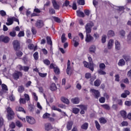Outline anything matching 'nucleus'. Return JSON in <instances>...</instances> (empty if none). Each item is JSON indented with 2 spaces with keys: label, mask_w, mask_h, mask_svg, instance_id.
I'll list each match as a JSON object with an SVG mask.
<instances>
[{
  "label": "nucleus",
  "mask_w": 131,
  "mask_h": 131,
  "mask_svg": "<svg viewBox=\"0 0 131 131\" xmlns=\"http://www.w3.org/2000/svg\"><path fill=\"white\" fill-rule=\"evenodd\" d=\"M47 43L48 45H50V46H52L53 43L52 42V39L49 36L47 37Z\"/></svg>",
  "instance_id": "obj_41"
},
{
  "label": "nucleus",
  "mask_w": 131,
  "mask_h": 131,
  "mask_svg": "<svg viewBox=\"0 0 131 131\" xmlns=\"http://www.w3.org/2000/svg\"><path fill=\"white\" fill-rule=\"evenodd\" d=\"M103 70H98V74H100V75H106V72Z\"/></svg>",
  "instance_id": "obj_43"
},
{
  "label": "nucleus",
  "mask_w": 131,
  "mask_h": 131,
  "mask_svg": "<svg viewBox=\"0 0 131 131\" xmlns=\"http://www.w3.org/2000/svg\"><path fill=\"white\" fill-rule=\"evenodd\" d=\"M9 91L8 89V86L5 84H2V90L0 91V96H3L4 94H6L7 92Z\"/></svg>",
  "instance_id": "obj_4"
},
{
  "label": "nucleus",
  "mask_w": 131,
  "mask_h": 131,
  "mask_svg": "<svg viewBox=\"0 0 131 131\" xmlns=\"http://www.w3.org/2000/svg\"><path fill=\"white\" fill-rule=\"evenodd\" d=\"M107 36L108 37H113V36H115V32L114 31L112 30H110L107 32Z\"/></svg>",
  "instance_id": "obj_18"
},
{
  "label": "nucleus",
  "mask_w": 131,
  "mask_h": 131,
  "mask_svg": "<svg viewBox=\"0 0 131 131\" xmlns=\"http://www.w3.org/2000/svg\"><path fill=\"white\" fill-rule=\"evenodd\" d=\"M100 103H104L105 102V97H101L99 99Z\"/></svg>",
  "instance_id": "obj_64"
},
{
  "label": "nucleus",
  "mask_w": 131,
  "mask_h": 131,
  "mask_svg": "<svg viewBox=\"0 0 131 131\" xmlns=\"http://www.w3.org/2000/svg\"><path fill=\"white\" fill-rule=\"evenodd\" d=\"M66 34L64 33H63L62 36H61V42H65L67 40V38L66 36Z\"/></svg>",
  "instance_id": "obj_40"
},
{
  "label": "nucleus",
  "mask_w": 131,
  "mask_h": 131,
  "mask_svg": "<svg viewBox=\"0 0 131 131\" xmlns=\"http://www.w3.org/2000/svg\"><path fill=\"white\" fill-rule=\"evenodd\" d=\"M72 125H73V122L69 121L68 122L67 125V128L68 130H70L72 128Z\"/></svg>",
  "instance_id": "obj_23"
},
{
  "label": "nucleus",
  "mask_w": 131,
  "mask_h": 131,
  "mask_svg": "<svg viewBox=\"0 0 131 131\" xmlns=\"http://www.w3.org/2000/svg\"><path fill=\"white\" fill-rule=\"evenodd\" d=\"M94 23L90 21L85 26L86 34H90L92 32V28L94 26Z\"/></svg>",
  "instance_id": "obj_1"
},
{
  "label": "nucleus",
  "mask_w": 131,
  "mask_h": 131,
  "mask_svg": "<svg viewBox=\"0 0 131 131\" xmlns=\"http://www.w3.org/2000/svg\"><path fill=\"white\" fill-rule=\"evenodd\" d=\"M54 72L55 74H60V69L56 66V68L54 69Z\"/></svg>",
  "instance_id": "obj_32"
},
{
  "label": "nucleus",
  "mask_w": 131,
  "mask_h": 131,
  "mask_svg": "<svg viewBox=\"0 0 131 131\" xmlns=\"http://www.w3.org/2000/svg\"><path fill=\"white\" fill-rule=\"evenodd\" d=\"M53 19L55 22H57V23H61V19L59 18V17L53 16Z\"/></svg>",
  "instance_id": "obj_36"
},
{
  "label": "nucleus",
  "mask_w": 131,
  "mask_h": 131,
  "mask_svg": "<svg viewBox=\"0 0 131 131\" xmlns=\"http://www.w3.org/2000/svg\"><path fill=\"white\" fill-rule=\"evenodd\" d=\"M24 35H25V33L24 31L19 32V33L17 35L18 37H21L22 36H24Z\"/></svg>",
  "instance_id": "obj_59"
},
{
  "label": "nucleus",
  "mask_w": 131,
  "mask_h": 131,
  "mask_svg": "<svg viewBox=\"0 0 131 131\" xmlns=\"http://www.w3.org/2000/svg\"><path fill=\"white\" fill-rule=\"evenodd\" d=\"M127 40L129 42V43H131V32L128 35Z\"/></svg>",
  "instance_id": "obj_54"
},
{
  "label": "nucleus",
  "mask_w": 131,
  "mask_h": 131,
  "mask_svg": "<svg viewBox=\"0 0 131 131\" xmlns=\"http://www.w3.org/2000/svg\"><path fill=\"white\" fill-rule=\"evenodd\" d=\"M129 94V91L127 90H125L124 93H122L121 95V98H126V97H127V96H128Z\"/></svg>",
  "instance_id": "obj_22"
},
{
  "label": "nucleus",
  "mask_w": 131,
  "mask_h": 131,
  "mask_svg": "<svg viewBox=\"0 0 131 131\" xmlns=\"http://www.w3.org/2000/svg\"><path fill=\"white\" fill-rule=\"evenodd\" d=\"M0 15H1V16H2V17H4V16L7 15V13H6V11H5L4 10H1V11H0Z\"/></svg>",
  "instance_id": "obj_55"
},
{
  "label": "nucleus",
  "mask_w": 131,
  "mask_h": 131,
  "mask_svg": "<svg viewBox=\"0 0 131 131\" xmlns=\"http://www.w3.org/2000/svg\"><path fill=\"white\" fill-rule=\"evenodd\" d=\"M102 106L104 109H106V110H110V106H109L108 104H103Z\"/></svg>",
  "instance_id": "obj_56"
},
{
  "label": "nucleus",
  "mask_w": 131,
  "mask_h": 131,
  "mask_svg": "<svg viewBox=\"0 0 131 131\" xmlns=\"http://www.w3.org/2000/svg\"><path fill=\"white\" fill-rule=\"evenodd\" d=\"M13 45L15 51H19L20 50V42L17 40L13 41Z\"/></svg>",
  "instance_id": "obj_5"
},
{
  "label": "nucleus",
  "mask_w": 131,
  "mask_h": 131,
  "mask_svg": "<svg viewBox=\"0 0 131 131\" xmlns=\"http://www.w3.org/2000/svg\"><path fill=\"white\" fill-rule=\"evenodd\" d=\"M43 63H44V64H45L46 65H47L48 66H49V65L50 64H51V62L50 61V60H49L48 59L44 60Z\"/></svg>",
  "instance_id": "obj_57"
},
{
  "label": "nucleus",
  "mask_w": 131,
  "mask_h": 131,
  "mask_svg": "<svg viewBox=\"0 0 131 131\" xmlns=\"http://www.w3.org/2000/svg\"><path fill=\"white\" fill-rule=\"evenodd\" d=\"M79 112V109L76 107H74L73 108V113L74 114H77Z\"/></svg>",
  "instance_id": "obj_45"
},
{
  "label": "nucleus",
  "mask_w": 131,
  "mask_h": 131,
  "mask_svg": "<svg viewBox=\"0 0 131 131\" xmlns=\"http://www.w3.org/2000/svg\"><path fill=\"white\" fill-rule=\"evenodd\" d=\"M13 23H14L13 17H8L7 18V23H6V25H7V26H10V25H12Z\"/></svg>",
  "instance_id": "obj_17"
},
{
  "label": "nucleus",
  "mask_w": 131,
  "mask_h": 131,
  "mask_svg": "<svg viewBox=\"0 0 131 131\" xmlns=\"http://www.w3.org/2000/svg\"><path fill=\"white\" fill-rule=\"evenodd\" d=\"M28 49H29V50H34V51H35V50H37V47L36 46L34 47V45H33V44H30L28 46Z\"/></svg>",
  "instance_id": "obj_29"
},
{
  "label": "nucleus",
  "mask_w": 131,
  "mask_h": 131,
  "mask_svg": "<svg viewBox=\"0 0 131 131\" xmlns=\"http://www.w3.org/2000/svg\"><path fill=\"white\" fill-rule=\"evenodd\" d=\"M16 125L18 126V127H22L23 126V125L21 123L20 121H17L16 122Z\"/></svg>",
  "instance_id": "obj_44"
},
{
  "label": "nucleus",
  "mask_w": 131,
  "mask_h": 131,
  "mask_svg": "<svg viewBox=\"0 0 131 131\" xmlns=\"http://www.w3.org/2000/svg\"><path fill=\"white\" fill-rule=\"evenodd\" d=\"M33 57H34L35 60H37L38 59V52H35L33 54Z\"/></svg>",
  "instance_id": "obj_58"
},
{
  "label": "nucleus",
  "mask_w": 131,
  "mask_h": 131,
  "mask_svg": "<svg viewBox=\"0 0 131 131\" xmlns=\"http://www.w3.org/2000/svg\"><path fill=\"white\" fill-rule=\"evenodd\" d=\"M120 115L123 118H126V112L125 111H121Z\"/></svg>",
  "instance_id": "obj_31"
},
{
  "label": "nucleus",
  "mask_w": 131,
  "mask_h": 131,
  "mask_svg": "<svg viewBox=\"0 0 131 131\" xmlns=\"http://www.w3.org/2000/svg\"><path fill=\"white\" fill-rule=\"evenodd\" d=\"M99 68V70H104L106 68V66L104 63H100Z\"/></svg>",
  "instance_id": "obj_33"
},
{
  "label": "nucleus",
  "mask_w": 131,
  "mask_h": 131,
  "mask_svg": "<svg viewBox=\"0 0 131 131\" xmlns=\"http://www.w3.org/2000/svg\"><path fill=\"white\" fill-rule=\"evenodd\" d=\"M24 91H25V88H24V86H23V85H20L18 87V92L20 94H22V93H23V92H24Z\"/></svg>",
  "instance_id": "obj_30"
},
{
  "label": "nucleus",
  "mask_w": 131,
  "mask_h": 131,
  "mask_svg": "<svg viewBox=\"0 0 131 131\" xmlns=\"http://www.w3.org/2000/svg\"><path fill=\"white\" fill-rule=\"evenodd\" d=\"M115 48L116 50H117L118 51H119L121 48V46L120 45V43L118 42V41L116 40L115 42Z\"/></svg>",
  "instance_id": "obj_20"
},
{
  "label": "nucleus",
  "mask_w": 131,
  "mask_h": 131,
  "mask_svg": "<svg viewBox=\"0 0 131 131\" xmlns=\"http://www.w3.org/2000/svg\"><path fill=\"white\" fill-rule=\"evenodd\" d=\"M19 101V104H25L26 103V100L24 98H20Z\"/></svg>",
  "instance_id": "obj_48"
},
{
  "label": "nucleus",
  "mask_w": 131,
  "mask_h": 131,
  "mask_svg": "<svg viewBox=\"0 0 131 131\" xmlns=\"http://www.w3.org/2000/svg\"><path fill=\"white\" fill-rule=\"evenodd\" d=\"M84 66L86 68H89L91 71H94V63H90V64H89V63L86 61H84L83 62Z\"/></svg>",
  "instance_id": "obj_7"
},
{
  "label": "nucleus",
  "mask_w": 131,
  "mask_h": 131,
  "mask_svg": "<svg viewBox=\"0 0 131 131\" xmlns=\"http://www.w3.org/2000/svg\"><path fill=\"white\" fill-rule=\"evenodd\" d=\"M123 58L125 61H129L130 57L127 55H123Z\"/></svg>",
  "instance_id": "obj_49"
},
{
  "label": "nucleus",
  "mask_w": 131,
  "mask_h": 131,
  "mask_svg": "<svg viewBox=\"0 0 131 131\" xmlns=\"http://www.w3.org/2000/svg\"><path fill=\"white\" fill-rule=\"evenodd\" d=\"M71 102L72 103H73V104H79L80 102V99L78 97L72 98L71 99Z\"/></svg>",
  "instance_id": "obj_19"
},
{
  "label": "nucleus",
  "mask_w": 131,
  "mask_h": 131,
  "mask_svg": "<svg viewBox=\"0 0 131 131\" xmlns=\"http://www.w3.org/2000/svg\"><path fill=\"white\" fill-rule=\"evenodd\" d=\"M85 77L87 79H89V78H91L92 77V74L90 73H86L85 75Z\"/></svg>",
  "instance_id": "obj_51"
},
{
  "label": "nucleus",
  "mask_w": 131,
  "mask_h": 131,
  "mask_svg": "<svg viewBox=\"0 0 131 131\" xmlns=\"http://www.w3.org/2000/svg\"><path fill=\"white\" fill-rule=\"evenodd\" d=\"M85 40L86 42H93L95 41L94 37L92 36L90 34H86Z\"/></svg>",
  "instance_id": "obj_6"
},
{
  "label": "nucleus",
  "mask_w": 131,
  "mask_h": 131,
  "mask_svg": "<svg viewBox=\"0 0 131 131\" xmlns=\"http://www.w3.org/2000/svg\"><path fill=\"white\" fill-rule=\"evenodd\" d=\"M44 127L45 130L46 131H50L53 129V126H52V124H51V123H47L46 124H45Z\"/></svg>",
  "instance_id": "obj_11"
},
{
  "label": "nucleus",
  "mask_w": 131,
  "mask_h": 131,
  "mask_svg": "<svg viewBox=\"0 0 131 131\" xmlns=\"http://www.w3.org/2000/svg\"><path fill=\"white\" fill-rule=\"evenodd\" d=\"M9 35H10V36H12V37H15V36H16V31H12L10 32L9 33Z\"/></svg>",
  "instance_id": "obj_47"
},
{
  "label": "nucleus",
  "mask_w": 131,
  "mask_h": 131,
  "mask_svg": "<svg viewBox=\"0 0 131 131\" xmlns=\"http://www.w3.org/2000/svg\"><path fill=\"white\" fill-rule=\"evenodd\" d=\"M69 1H66L65 3H64L62 5V8H64V7H68L69 6Z\"/></svg>",
  "instance_id": "obj_53"
},
{
  "label": "nucleus",
  "mask_w": 131,
  "mask_h": 131,
  "mask_svg": "<svg viewBox=\"0 0 131 131\" xmlns=\"http://www.w3.org/2000/svg\"><path fill=\"white\" fill-rule=\"evenodd\" d=\"M99 121L100 123H102L103 124H105L106 122H107V120L104 119V118H101L99 119Z\"/></svg>",
  "instance_id": "obj_38"
},
{
  "label": "nucleus",
  "mask_w": 131,
  "mask_h": 131,
  "mask_svg": "<svg viewBox=\"0 0 131 131\" xmlns=\"http://www.w3.org/2000/svg\"><path fill=\"white\" fill-rule=\"evenodd\" d=\"M113 45H114V40L111 39L107 43L108 50H111L113 48Z\"/></svg>",
  "instance_id": "obj_12"
},
{
  "label": "nucleus",
  "mask_w": 131,
  "mask_h": 131,
  "mask_svg": "<svg viewBox=\"0 0 131 131\" xmlns=\"http://www.w3.org/2000/svg\"><path fill=\"white\" fill-rule=\"evenodd\" d=\"M16 56L20 58V57H22V56H23V53L21 51H17L16 52Z\"/></svg>",
  "instance_id": "obj_50"
},
{
  "label": "nucleus",
  "mask_w": 131,
  "mask_h": 131,
  "mask_svg": "<svg viewBox=\"0 0 131 131\" xmlns=\"http://www.w3.org/2000/svg\"><path fill=\"white\" fill-rule=\"evenodd\" d=\"M53 7L55 10H59L60 9V5L56 2V0H52V1Z\"/></svg>",
  "instance_id": "obj_13"
},
{
  "label": "nucleus",
  "mask_w": 131,
  "mask_h": 131,
  "mask_svg": "<svg viewBox=\"0 0 131 131\" xmlns=\"http://www.w3.org/2000/svg\"><path fill=\"white\" fill-rule=\"evenodd\" d=\"M89 51L90 53H94L96 52V46L92 45L89 48Z\"/></svg>",
  "instance_id": "obj_25"
},
{
  "label": "nucleus",
  "mask_w": 131,
  "mask_h": 131,
  "mask_svg": "<svg viewBox=\"0 0 131 131\" xmlns=\"http://www.w3.org/2000/svg\"><path fill=\"white\" fill-rule=\"evenodd\" d=\"M106 39H107V36H106V35H103L101 38L102 43H105L106 42Z\"/></svg>",
  "instance_id": "obj_37"
},
{
  "label": "nucleus",
  "mask_w": 131,
  "mask_h": 131,
  "mask_svg": "<svg viewBox=\"0 0 131 131\" xmlns=\"http://www.w3.org/2000/svg\"><path fill=\"white\" fill-rule=\"evenodd\" d=\"M0 41H2L5 43H8L10 41V38L8 36H4V35L0 36Z\"/></svg>",
  "instance_id": "obj_9"
},
{
  "label": "nucleus",
  "mask_w": 131,
  "mask_h": 131,
  "mask_svg": "<svg viewBox=\"0 0 131 131\" xmlns=\"http://www.w3.org/2000/svg\"><path fill=\"white\" fill-rule=\"evenodd\" d=\"M71 68H70V60H68V64H67V74L68 75H71V72H70Z\"/></svg>",
  "instance_id": "obj_16"
},
{
  "label": "nucleus",
  "mask_w": 131,
  "mask_h": 131,
  "mask_svg": "<svg viewBox=\"0 0 131 131\" xmlns=\"http://www.w3.org/2000/svg\"><path fill=\"white\" fill-rule=\"evenodd\" d=\"M88 127H89V124L88 123H84L82 126L81 128L83 129H88Z\"/></svg>",
  "instance_id": "obj_39"
},
{
  "label": "nucleus",
  "mask_w": 131,
  "mask_h": 131,
  "mask_svg": "<svg viewBox=\"0 0 131 131\" xmlns=\"http://www.w3.org/2000/svg\"><path fill=\"white\" fill-rule=\"evenodd\" d=\"M15 110L16 111H19L20 112H24V113H26V112L25 111V110H24V108H23V107H22L16 106L15 108Z\"/></svg>",
  "instance_id": "obj_24"
},
{
  "label": "nucleus",
  "mask_w": 131,
  "mask_h": 131,
  "mask_svg": "<svg viewBox=\"0 0 131 131\" xmlns=\"http://www.w3.org/2000/svg\"><path fill=\"white\" fill-rule=\"evenodd\" d=\"M61 101L63 102V103H64L65 104H67V105H69L70 102L69 101V100L64 97H62L61 98Z\"/></svg>",
  "instance_id": "obj_21"
},
{
  "label": "nucleus",
  "mask_w": 131,
  "mask_h": 131,
  "mask_svg": "<svg viewBox=\"0 0 131 131\" xmlns=\"http://www.w3.org/2000/svg\"><path fill=\"white\" fill-rule=\"evenodd\" d=\"M78 5H80L81 6H84L85 4L84 0H78L77 1Z\"/></svg>",
  "instance_id": "obj_46"
},
{
  "label": "nucleus",
  "mask_w": 131,
  "mask_h": 131,
  "mask_svg": "<svg viewBox=\"0 0 131 131\" xmlns=\"http://www.w3.org/2000/svg\"><path fill=\"white\" fill-rule=\"evenodd\" d=\"M23 70H24V71H25V72H27V71H28V70H29V67L24 66V67H23Z\"/></svg>",
  "instance_id": "obj_63"
},
{
  "label": "nucleus",
  "mask_w": 131,
  "mask_h": 131,
  "mask_svg": "<svg viewBox=\"0 0 131 131\" xmlns=\"http://www.w3.org/2000/svg\"><path fill=\"white\" fill-rule=\"evenodd\" d=\"M50 116H51V115L50 114L46 113L43 115L42 118H43L44 119L47 118H49Z\"/></svg>",
  "instance_id": "obj_42"
},
{
  "label": "nucleus",
  "mask_w": 131,
  "mask_h": 131,
  "mask_svg": "<svg viewBox=\"0 0 131 131\" xmlns=\"http://www.w3.org/2000/svg\"><path fill=\"white\" fill-rule=\"evenodd\" d=\"M50 89L51 91H56V90H57V86H56V84H55L54 83H52L50 85Z\"/></svg>",
  "instance_id": "obj_28"
},
{
  "label": "nucleus",
  "mask_w": 131,
  "mask_h": 131,
  "mask_svg": "<svg viewBox=\"0 0 131 131\" xmlns=\"http://www.w3.org/2000/svg\"><path fill=\"white\" fill-rule=\"evenodd\" d=\"M91 92L94 94V96L96 99H98V98L100 97V92H99V91L95 89H92Z\"/></svg>",
  "instance_id": "obj_15"
},
{
  "label": "nucleus",
  "mask_w": 131,
  "mask_h": 131,
  "mask_svg": "<svg viewBox=\"0 0 131 131\" xmlns=\"http://www.w3.org/2000/svg\"><path fill=\"white\" fill-rule=\"evenodd\" d=\"M43 21L41 20H38L36 23V27L37 28H41L43 26Z\"/></svg>",
  "instance_id": "obj_14"
},
{
  "label": "nucleus",
  "mask_w": 131,
  "mask_h": 131,
  "mask_svg": "<svg viewBox=\"0 0 131 131\" xmlns=\"http://www.w3.org/2000/svg\"><path fill=\"white\" fill-rule=\"evenodd\" d=\"M77 107H79V108H80V114H84L85 113V111H86L88 109V107H86V105L82 104L77 105Z\"/></svg>",
  "instance_id": "obj_8"
},
{
  "label": "nucleus",
  "mask_w": 131,
  "mask_h": 131,
  "mask_svg": "<svg viewBox=\"0 0 131 131\" xmlns=\"http://www.w3.org/2000/svg\"><path fill=\"white\" fill-rule=\"evenodd\" d=\"M22 72L19 71H15L12 75L13 79L15 80H18L20 77H22Z\"/></svg>",
  "instance_id": "obj_3"
},
{
  "label": "nucleus",
  "mask_w": 131,
  "mask_h": 131,
  "mask_svg": "<svg viewBox=\"0 0 131 131\" xmlns=\"http://www.w3.org/2000/svg\"><path fill=\"white\" fill-rule=\"evenodd\" d=\"M24 97L26 101H29V100H30V98L29 97V95L28 94H25Z\"/></svg>",
  "instance_id": "obj_52"
},
{
  "label": "nucleus",
  "mask_w": 131,
  "mask_h": 131,
  "mask_svg": "<svg viewBox=\"0 0 131 131\" xmlns=\"http://www.w3.org/2000/svg\"><path fill=\"white\" fill-rule=\"evenodd\" d=\"M55 11L54 10V9H53V8H50L49 9V13H50V14H55Z\"/></svg>",
  "instance_id": "obj_61"
},
{
  "label": "nucleus",
  "mask_w": 131,
  "mask_h": 131,
  "mask_svg": "<svg viewBox=\"0 0 131 131\" xmlns=\"http://www.w3.org/2000/svg\"><path fill=\"white\" fill-rule=\"evenodd\" d=\"M27 121L30 124H34L35 123V119L32 117H26Z\"/></svg>",
  "instance_id": "obj_10"
},
{
  "label": "nucleus",
  "mask_w": 131,
  "mask_h": 131,
  "mask_svg": "<svg viewBox=\"0 0 131 131\" xmlns=\"http://www.w3.org/2000/svg\"><path fill=\"white\" fill-rule=\"evenodd\" d=\"M16 69H17V70H19L20 71H21V70H23V67L19 64L16 67Z\"/></svg>",
  "instance_id": "obj_60"
},
{
  "label": "nucleus",
  "mask_w": 131,
  "mask_h": 131,
  "mask_svg": "<svg viewBox=\"0 0 131 131\" xmlns=\"http://www.w3.org/2000/svg\"><path fill=\"white\" fill-rule=\"evenodd\" d=\"M39 75L41 77H46V76H47V73H39Z\"/></svg>",
  "instance_id": "obj_62"
},
{
  "label": "nucleus",
  "mask_w": 131,
  "mask_h": 131,
  "mask_svg": "<svg viewBox=\"0 0 131 131\" xmlns=\"http://www.w3.org/2000/svg\"><path fill=\"white\" fill-rule=\"evenodd\" d=\"M100 84H101V81L99 79L96 80L94 82V85L95 86H100Z\"/></svg>",
  "instance_id": "obj_35"
},
{
  "label": "nucleus",
  "mask_w": 131,
  "mask_h": 131,
  "mask_svg": "<svg viewBox=\"0 0 131 131\" xmlns=\"http://www.w3.org/2000/svg\"><path fill=\"white\" fill-rule=\"evenodd\" d=\"M118 64L119 66H124L125 65V61L124 59H120L118 63Z\"/></svg>",
  "instance_id": "obj_27"
},
{
  "label": "nucleus",
  "mask_w": 131,
  "mask_h": 131,
  "mask_svg": "<svg viewBox=\"0 0 131 131\" xmlns=\"http://www.w3.org/2000/svg\"><path fill=\"white\" fill-rule=\"evenodd\" d=\"M95 125L97 129L98 130H101V129H100L101 126L100 125V124L99 123V122L97 121H95Z\"/></svg>",
  "instance_id": "obj_34"
},
{
  "label": "nucleus",
  "mask_w": 131,
  "mask_h": 131,
  "mask_svg": "<svg viewBox=\"0 0 131 131\" xmlns=\"http://www.w3.org/2000/svg\"><path fill=\"white\" fill-rule=\"evenodd\" d=\"M7 111L8 113L7 118L8 120H12L14 118V115H15V113L13 111L12 108L8 107L7 108Z\"/></svg>",
  "instance_id": "obj_2"
},
{
  "label": "nucleus",
  "mask_w": 131,
  "mask_h": 131,
  "mask_svg": "<svg viewBox=\"0 0 131 131\" xmlns=\"http://www.w3.org/2000/svg\"><path fill=\"white\" fill-rule=\"evenodd\" d=\"M77 15L78 17H84V13L82 11H80V10L77 11Z\"/></svg>",
  "instance_id": "obj_26"
}]
</instances>
